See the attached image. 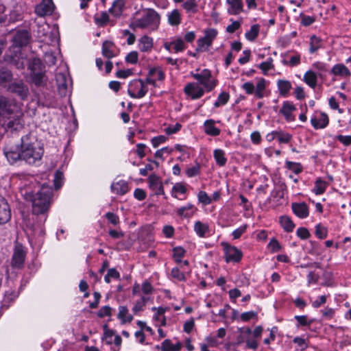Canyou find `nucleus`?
I'll return each instance as SVG.
<instances>
[{
  "label": "nucleus",
  "mask_w": 351,
  "mask_h": 351,
  "mask_svg": "<svg viewBox=\"0 0 351 351\" xmlns=\"http://www.w3.org/2000/svg\"><path fill=\"white\" fill-rule=\"evenodd\" d=\"M53 194L52 188L43 184L41 189L33 196L32 213L34 215L45 213L49 208L50 199Z\"/></svg>",
  "instance_id": "nucleus-1"
},
{
  "label": "nucleus",
  "mask_w": 351,
  "mask_h": 351,
  "mask_svg": "<svg viewBox=\"0 0 351 351\" xmlns=\"http://www.w3.org/2000/svg\"><path fill=\"white\" fill-rule=\"evenodd\" d=\"M6 114L0 117V123L5 130H19L23 126V112L16 105L11 104Z\"/></svg>",
  "instance_id": "nucleus-2"
},
{
  "label": "nucleus",
  "mask_w": 351,
  "mask_h": 351,
  "mask_svg": "<svg viewBox=\"0 0 351 351\" xmlns=\"http://www.w3.org/2000/svg\"><path fill=\"white\" fill-rule=\"evenodd\" d=\"M30 79L33 84L37 87L46 85L47 77L45 75V66L39 58H34L29 64Z\"/></svg>",
  "instance_id": "nucleus-3"
},
{
  "label": "nucleus",
  "mask_w": 351,
  "mask_h": 351,
  "mask_svg": "<svg viewBox=\"0 0 351 351\" xmlns=\"http://www.w3.org/2000/svg\"><path fill=\"white\" fill-rule=\"evenodd\" d=\"M191 75L207 92H211L217 85V80L213 76L208 69H203L199 72H191Z\"/></svg>",
  "instance_id": "nucleus-4"
},
{
  "label": "nucleus",
  "mask_w": 351,
  "mask_h": 351,
  "mask_svg": "<svg viewBox=\"0 0 351 351\" xmlns=\"http://www.w3.org/2000/svg\"><path fill=\"white\" fill-rule=\"evenodd\" d=\"M159 23V15L153 9L147 10L145 13L139 19H135L133 25L135 27L145 29H156Z\"/></svg>",
  "instance_id": "nucleus-5"
},
{
  "label": "nucleus",
  "mask_w": 351,
  "mask_h": 351,
  "mask_svg": "<svg viewBox=\"0 0 351 351\" xmlns=\"http://www.w3.org/2000/svg\"><path fill=\"white\" fill-rule=\"evenodd\" d=\"M58 91L60 96L64 97L70 95L72 89V80L69 73L58 72L56 75Z\"/></svg>",
  "instance_id": "nucleus-6"
},
{
  "label": "nucleus",
  "mask_w": 351,
  "mask_h": 351,
  "mask_svg": "<svg viewBox=\"0 0 351 351\" xmlns=\"http://www.w3.org/2000/svg\"><path fill=\"white\" fill-rule=\"evenodd\" d=\"M147 84L146 80L143 81L142 79L131 81L128 84V95L134 99L143 98L148 92Z\"/></svg>",
  "instance_id": "nucleus-7"
},
{
  "label": "nucleus",
  "mask_w": 351,
  "mask_h": 351,
  "mask_svg": "<svg viewBox=\"0 0 351 351\" xmlns=\"http://www.w3.org/2000/svg\"><path fill=\"white\" fill-rule=\"evenodd\" d=\"M217 35V31L215 29L210 28L204 31V36L197 40V52L208 51L212 45L213 40Z\"/></svg>",
  "instance_id": "nucleus-8"
},
{
  "label": "nucleus",
  "mask_w": 351,
  "mask_h": 351,
  "mask_svg": "<svg viewBox=\"0 0 351 351\" xmlns=\"http://www.w3.org/2000/svg\"><path fill=\"white\" fill-rule=\"evenodd\" d=\"M26 257V251L24 246L19 243L15 242L13 255L12 257V266L14 268H22L23 267Z\"/></svg>",
  "instance_id": "nucleus-9"
},
{
  "label": "nucleus",
  "mask_w": 351,
  "mask_h": 351,
  "mask_svg": "<svg viewBox=\"0 0 351 351\" xmlns=\"http://www.w3.org/2000/svg\"><path fill=\"white\" fill-rule=\"evenodd\" d=\"M164 48L169 52L178 53L184 51L186 45L181 36H173L164 43Z\"/></svg>",
  "instance_id": "nucleus-10"
},
{
  "label": "nucleus",
  "mask_w": 351,
  "mask_h": 351,
  "mask_svg": "<svg viewBox=\"0 0 351 351\" xmlns=\"http://www.w3.org/2000/svg\"><path fill=\"white\" fill-rule=\"evenodd\" d=\"M184 92L191 99L195 100L201 98L206 91L197 82H190L185 86Z\"/></svg>",
  "instance_id": "nucleus-11"
},
{
  "label": "nucleus",
  "mask_w": 351,
  "mask_h": 351,
  "mask_svg": "<svg viewBox=\"0 0 351 351\" xmlns=\"http://www.w3.org/2000/svg\"><path fill=\"white\" fill-rule=\"evenodd\" d=\"M225 253V258L227 263L239 262L242 257V252L237 247L232 246L226 243H223Z\"/></svg>",
  "instance_id": "nucleus-12"
},
{
  "label": "nucleus",
  "mask_w": 351,
  "mask_h": 351,
  "mask_svg": "<svg viewBox=\"0 0 351 351\" xmlns=\"http://www.w3.org/2000/svg\"><path fill=\"white\" fill-rule=\"evenodd\" d=\"M165 74L162 69L160 67L151 68L149 70L147 76L145 79L147 84H151L156 87L157 81H163Z\"/></svg>",
  "instance_id": "nucleus-13"
},
{
  "label": "nucleus",
  "mask_w": 351,
  "mask_h": 351,
  "mask_svg": "<svg viewBox=\"0 0 351 351\" xmlns=\"http://www.w3.org/2000/svg\"><path fill=\"white\" fill-rule=\"evenodd\" d=\"M55 5L52 0H43L35 8L36 14L41 17L51 15L54 10Z\"/></svg>",
  "instance_id": "nucleus-14"
},
{
  "label": "nucleus",
  "mask_w": 351,
  "mask_h": 351,
  "mask_svg": "<svg viewBox=\"0 0 351 351\" xmlns=\"http://www.w3.org/2000/svg\"><path fill=\"white\" fill-rule=\"evenodd\" d=\"M37 143L34 136L26 135L21 138V152L23 154H34L36 152L35 143Z\"/></svg>",
  "instance_id": "nucleus-15"
},
{
  "label": "nucleus",
  "mask_w": 351,
  "mask_h": 351,
  "mask_svg": "<svg viewBox=\"0 0 351 351\" xmlns=\"http://www.w3.org/2000/svg\"><path fill=\"white\" fill-rule=\"evenodd\" d=\"M8 90L19 95L22 99L27 98L29 94L27 86L22 81L12 83L10 84Z\"/></svg>",
  "instance_id": "nucleus-16"
},
{
  "label": "nucleus",
  "mask_w": 351,
  "mask_h": 351,
  "mask_svg": "<svg viewBox=\"0 0 351 351\" xmlns=\"http://www.w3.org/2000/svg\"><path fill=\"white\" fill-rule=\"evenodd\" d=\"M328 117L326 113L316 112L311 119V123L315 130L323 129L328 124Z\"/></svg>",
  "instance_id": "nucleus-17"
},
{
  "label": "nucleus",
  "mask_w": 351,
  "mask_h": 351,
  "mask_svg": "<svg viewBox=\"0 0 351 351\" xmlns=\"http://www.w3.org/2000/svg\"><path fill=\"white\" fill-rule=\"evenodd\" d=\"M149 187L154 195H164V188L160 178L154 174L149 176L148 178Z\"/></svg>",
  "instance_id": "nucleus-18"
},
{
  "label": "nucleus",
  "mask_w": 351,
  "mask_h": 351,
  "mask_svg": "<svg viewBox=\"0 0 351 351\" xmlns=\"http://www.w3.org/2000/svg\"><path fill=\"white\" fill-rule=\"evenodd\" d=\"M11 219V210L5 199L0 196V224H5Z\"/></svg>",
  "instance_id": "nucleus-19"
},
{
  "label": "nucleus",
  "mask_w": 351,
  "mask_h": 351,
  "mask_svg": "<svg viewBox=\"0 0 351 351\" xmlns=\"http://www.w3.org/2000/svg\"><path fill=\"white\" fill-rule=\"evenodd\" d=\"M227 12L230 15H238L245 12L243 8V0H226Z\"/></svg>",
  "instance_id": "nucleus-20"
},
{
  "label": "nucleus",
  "mask_w": 351,
  "mask_h": 351,
  "mask_svg": "<svg viewBox=\"0 0 351 351\" xmlns=\"http://www.w3.org/2000/svg\"><path fill=\"white\" fill-rule=\"evenodd\" d=\"M296 108L292 103L286 101L283 102L279 112L284 116L287 122H293L295 119V117L293 114Z\"/></svg>",
  "instance_id": "nucleus-21"
},
{
  "label": "nucleus",
  "mask_w": 351,
  "mask_h": 351,
  "mask_svg": "<svg viewBox=\"0 0 351 351\" xmlns=\"http://www.w3.org/2000/svg\"><path fill=\"white\" fill-rule=\"evenodd\" d=\"M101 53L105 58L110 59L118 55V50L112 42L106 40L102 44Z\"/></svg>",
  "instance_id": "nucleus-22"
},
{
  "label": "nucleus",
  "mask_w": 351,
  "mask_h": 351,
  "mask_svg": "<svg viewBox=\"0 0 351 351\" xmlns=\"http://www.w3.org/2000/svg\"><path fill=\"white\" fill-rule=\"evenodd\" d=\"M29 35L27 31L22 30L16 33L13 38V43L16 47H23L27 45Z\"/></svg>",
  "instance_id": "nucleus-23"
},
{
  "label": "nucleus",
  "mask_w": 351,
  "mask_h": 351,
  "mask_svg": "<svg viewBox=\"0 0 351 351\" xmlns=\"http://www.w3.org/2000/svg\"><path fill=\"white\" fill-rule=\"evenodd\" d=\"M293 212L300 218H306L308 216V208L306 203H293L291 206Z\"/></svg>",
  "instance_id": "nucleus-24"
},
{
  "label": "nucleus",
  "mask_w": 351,
  "mask_h": 351,
  "mask_svg": "<svg viewBox=\"0 0 351 351\" xmlns=\"http://www.w3.org/2000/svg\"><path fill=\"white\" fill-rule=\"evenodd\" d=\"M128 182L124 180L114 182L111 184L112 192L119 195H125L128 191Z\"/></svg>",
  "instance_id": "nucleus-25"
},
{
  "label": "nucleus",
  "mask_w": 351,
  "mask_h": 351,
  "mask_svg": "<svg viewBox=\"0 0 351 351\" xmlns=\"http://www.w3.org/2000/svg\"><path fill=\"white\" fill-rule=\"evenodd\" d=\"M125 3V0H115L108 10V12L114 17H119L123 13Z\"/></svg>",
  "instance_id": "nucleus-26"
},
{
  "label": "nucleus",
  "mask_w": 351,
  "mask_h": 351,
  "mask_svg": "<svg viewBox=\"0 0 351 351\" xmlns=\"http://www.w3.org/2000/svg\"><path fill=\"white\" fill-rule=\"evenodd\" d=\"M330 72L335 76L343 77H350L351 75L350 70L343 64H337L334 65Z\"/></svg>",
  "instance_id": "nucleus-27"
},
{
  "label": "nucleus",
  "mask_w": 351,
  "mask_h": 351,
  "mask_svg": "<svg viewBox=\"0 0 351 351\" xmlns=\"http://www.w3.org/2000/svg\"><path fill=\"white\" fill-rule=\"evenodd\" d=\"M153 45V38L148 36H143L138 40V48L143 52L150 51Z\"/></svg>",
  "instance_id": "nucleus-28"
},
{
  "label": "nucleus",
  "mask_w": 351,
  "mask_h": 351,
  "mask_svg": "<svg viewBox=\"0 0 351 351\" xmlns=\"http://www.w3.org/2000/svg\"><path fill=\"white\" fill-rule=\"evenodd\" d=\"M204 132L206 134L216 136L220 134V129L215 126V121L213 119L206 120L204 123Z\"/></svg>",
  "instance_id": "nucleus-29"
},
{
  "label": "nucleus",
  "mask_w": 351,
  "mask_h": 351,
  "mask_svg": "<svg viewBox=\"0 0 351 351\" xmlns=\"http://www.w3.org/2000/svg\"><path fill=\"white\" fill-rule=\"evenodd\" d=\"M317 74L312 70L307 71L303 77L304 82L311 88H315L317 84Z\"/></svg>",
  "instance_id": "nucleus-30"
},
{
  "label": "nucleus",
  "mask_w": 351,
  "mask_h": 351,
  "mask_svg": "<svg viewBox=\"0 0 351 351\" xmlns=\"http://www.w3.org/2000/svg\"><path fill=\"white\" fill-rule=\"evenodd\" d=\"M168 23L171 26H178L182 22V16L180 11L177 9L169 12L167 14Z\"/></svg>",
  "instance_id": "nucleus-31"
},
{
  "label": "nucleus",
  "mask_w": 351,
  "mask_h": 351,
  "mask_svg": "<svg viewBox=\"0 0 351 351\" xmlns=\"http://www.w3.org/2000/svg\"><path fill=\"white\" fill-rule=\"evenodd\" d=\"M312 67L318 71L317 75L320 79H323L329 71V64L323 62H315L312 64Z\"/></svg>",
  "instance_id": "nucleus-32"
},
{
  "label": "nucleus",
  "mask_w": 351,
  "mask_h": 351,
  "mask_svg": "<svg viewBox=\"0 0 351 351\" xmlns=\"http://www.w3.org/2000/svg\"><path fill=\"white\" fill-rule=\"evenodd\" d=\"M323 47V41L319 37L313 35L310 38V47L309 52L310 53H314L319 49Z\"/></svg>",
  "instance_id": "nucleus-33"
},
{
  "label": "nucleus",
  "mask_w": 351,
  "mask_h": 351,
  "mask_svg": "<svg viewBox=\"0 0 351 351\" xmlns=\"http://www.w3.org/2000/svg\"><path fill=\"white\" fill-rule=\"evenodd\" d=\"M277 86L279 93L281 95L285 97L291 88V84L288 80H279L277 82Z\"/></svg>",
  "instance_id": "nucleus-34"
},
{
  "label": "nucleus",
  "mask_w": 351,
  "mask_h": 351,
  "mask_svg": "<svg viewBox=\"0 0 351 351\" xmlns=\"http://www.w3.org/2000/svg\"><path fill=\"white\" fill-rule=\"evenodd\" d=\"M195 209L193 205L189 204L178 209L177 214L181 217H191L193 215Z\"/></svg>",
  "instance_id": "nucleus-35"
},
{
  "label": "nucleus",
  "mask_w": 351,
  "mask_h": 351,
  "mask_svg": "<svg viewBox=\"0 0 351 351\" xmlns=\"http://www.w3.org/2000/svg\"><path fill=\"white\" fill-rule=\"evenodd\" d=\"M194 230L200 237H204L209 231V226L207 223H204L199 221L195 223Z\"/></svg>",
  "instance_id": "nucleus-36"
},
{
  "label": "nucleus",
  "mask_w": 351,
  "mask_h": 351,
  "mask_svg": "<svg viewBox=\"0 0 351 351\" xmlns=\"http://www.w3.org/2000/svg\"><path fill=\"white\" fill-rule=\"evenodd\" d=\"M117 317L121 319L123 324L130 322L133 319L132 315L128 314V309L124 306H119Z\"/></svg>",
  "instance_id": "nucleus-37"
},
{
  "label": "nucleus",
  "mask_w": 351,
  "mask_h": 351,
  "mask_svg": "<svg viewBox=\"0 0 351 351\" xmlns=\"http://www.w3.org/2000/svg\"><path fill=\"white\" fill-rule=\"evenodd\" d=\"M280 223L283 229L287 232H291L293 230L295 225L292 220L287 216L280 217Z\"/></svg>",
  "instance_id": "nucleus-38"
},
{
  "label": "nucleus",
  "mask_w": 351,
  "mask_h": 351,
  "mask_svg": "<svg viewBox=\"0 0 351 351\" xmlns=\"http://www.w3.org/2000/svg\"><path fill=\"white\" fill-rule=\"evenodd\" d=\"M260 25L258 24L252 25L249 31L245 34V38L249 41H254L258 36Z\"/></svg>",
  "instance_id": "nucleus-39"
},
{
  "label": "nucleus",
  "mask_w": 351,
  "mask_h": 351,
  "mask_svg": "<svg viewBox=\"0 0 351 351\" xmlns=\"http://www.w3.org/2000/svg\"><path fill=\"white\" fill-rule=\"evenodd\" d=\"M266 81L264 78L258 80L256 87L254 86V94L256 97L261 99L264 97V90L266 87Z\"/></svg>",
  "instance_id": "nucleus-40"
},
{
  "label": "nucleus",
  "mask_w": 351,
  "mask_h": 351,
  "mask_svg": "<svg viewBox=\"0 0 351 351\" xmlns=\"http://www.w3.org/2000/svg\"><path fill=\"white\" fill-rule=\"evenodd\" d=\"M230 99V94L227 92H221L217 97V100L214 103L215 108L226 105Z\"/></svg>",
  "instance_id": "nucleus-41"
},
{
  "label": "nucleus",
  "mask_w": 351,
  "mask_h": 351,
  "mask_svg": "<svg viewBox=\"0 0 351 351\" xmlns=\"http://www.w3.org/2000/svg\"><path fill=\"white\" fill-rule=\"evenodd\" d=\"M328 183L322 180L321 178H318L315 182L313 191L316 195L323 194L325 192Z\"/></svg>",
  "instance_id": "nucleus-42"
},
{
  "label": "nucleus",
  "mask_w": 351,
  "mask_h": 351,
  "mask_svg": "<svg viewBox=\"0 0 351 351\" xmlns=\"http://www.w3.org/2000/svg\"><path fill=\"white\" fill-rule=\"evenodd\" d=\"M160 152H166L168 153L171 152H186V147L180 145H176L174 147L169 148L168 147H162L160 150H157L155 154H160Z\"/></svg>",
  "instance_id": "nucleus-43"
},
{
  "label": "nucleus",
  "mask_w": 351,
  "mask_h": 351,
  "mask_svg": "<svg viewBox=\"0 0 351 351\" xmlns=\"http://www.w3.org/2000/svg\"><path fill=\"white\" fill-rule=\"evenodd\" d=\"M23 162L36 165L41 160L42 155H22Z\"/></svg>",
  "instance_id": "nucleus-44"
},
{
  "label": "nucleus",
  "mask_w": 351,
  "mask_h": 351,
  "mask_svg": "<svg viewBox=\"0 0 351 351\" xmlns=\"http://www.w3.org/2000/svg\"><path fill=\"white\" fill-rule=\"evenodd\" d=\"M300 55L298 53H296L292 56H291L288 60L284 58L282 60V63L284 65H289L290 66H295L298 65L300 63Z\"/></svg>",
  "instance_id": "nucleus-45"
},
{
  "label": "nucleus",
  "mask_w": 351,
  "mask_h": 351,
  "mask_svg": "<svg viewBox=\"0 0 351 351\" xmlns=\"http://www.w3.org/2000/svg\"><path fill=\"white\" fill-rule=\"evenodd\" d=\"M12 75L7 68L0 66V84L10 81Z\"/></svg>",
  "instance_id": "nucleus-46"
},
{
  "label": "nucleus",
  "mask_w": 351,
  "mask_h": 351,
  "mask_svg": "<svg viewBox=\"0 0 351 351\" xmlns=\"http://www.w3.org/2000/svg\"><path fill=\"white\" fill-rule=\"evenodd\" d=\"M277 140L280 143H287L292 138L290 134L285 132L280 129L277 130Z\"/></svg>",
  "instance_id": "nucleus-47"
},
{
  "label": "nucleus",
  "mask_w": 351,
  "mask_h": 351,
  "mask_svg": "<svg viewBox=\"0 0 351 351\" xmlns=\"http://www.w3.org/2000/svg\"><path fill=\"white\" fill-rule=\"evenodd\" d=\"M64 180V174L62 171L60 169L57 170L54 175V186L56 189H59L61 188L63 184Z\"/></svg>",
  "instance_id": "nucleus-48"
},
{
  "label": "nucleus",
  "mask_w": 351,
  "mask_h": 351,
  "mask_svg": "<svg viewBox=\"0 0 351 351\" xmlns=\"http://www.w3.org/2000/svg\"><path fill=\"white\" fill-rule=\"evenodd\" d=\"M109 21V16L107 12H102L99 15L95 16V21L97 24L103 26Z\"/></svg>",
  "instance_id": "nucleus-49"
},
{
  "label": "nucleus",
  "mask_w": 351,
  "mask_h": 351,
  "mask_svg": "<svg viewBox=\"0 0 351 351\" xmlns=\"http://www.w3.org/2000/svg\"><path fill=\"white\" fill-rule=\"evenodd\" d=\"M273 67V59L271 58H268L266 61L261 62L258 65V68L262 70L264 75H266L267 71Z\"/></svg>",
  "instance_id": "nucleus-50"
},
{
  "label": "nucleus",
  "mask_w": 351,
  "mask_h": 351,
  "mask_svg": "<svg viewBox=\"0 0 351 351\" xmlns=\"http://www.w3.org/2000/svg\"><path fill=\"white\" fill-rule=\"evenodd\" d=\"M196 0H186L182 4L183 8L187 12H195L197 3L195 2Z\"/></svg>",
  "instance_id": "nucleus-51"
},
{
  "label": "nucleus",
  "mask_w": 351,
  "mask_h": 351,
  "mask_svg": "<svg viewBox=\"0 0 351 351\" xmlns=\"http://www.w3.org/2000/svg\"><path fill=\"white\" fill-rule=\"evenodd\" d=\"M315 235L320 239L326 238L328 235V230L326 227L322 226L320 223L315 226Z\"/></svg>",
  "instance_id": "nucleus-52"
},
{
  "label": "nucleus",
  "mask_w": 351,
  "mask_h": 351,
  "mask_svg": "<svg viewBox=\"0 0 351 351\" xmlns=\"http://www.w3.org/2000/svg\"><path fill=\"white\" fill-rule=\"evenodd\" d=\"M286 167L296 174H298L302 171V165L298 162L287 161Z\"/></svg>",
  "instance_id": "nucleus-53"
},
{
  "label": "nucleus",
  "mask_w": 351,
  "mask_h": 351,
  "mask_svg": "<svg viewBox=\"0 0 351 351\" xmlns=\"http://www.w3.org/2000/svg\"><path fill=\"white\" fill-rule=\"evenodd\" d=\"M11 104L7 98L0 96V117L6 114V110Z\"/></svg>",
  "instance_id": "nucleus-54"
},
{
  "label": "nucleus",
  "mask_w": 351,
  "mask_h": 351,
  "mask_svg": "<svg viewBox=\"0 0 351 351\" xmlns=\"http://www.w3.org/2000/svg\"><path fill=\"white\" fill-rule=\"evenodd\" d=\"M171 275L173 278L179 281H186V277L183 272H181L178 267H174L171 269Z\"/></svg>",
  "instance_id": "nucleus-55"
},
{
  "label": "nucleus",
  "mask_w": 351,
  "mask_h": 351,
  "mask_svg": "<svg viewBox=\"0 0 351 351\" xmlns=\"http://www.w3.org/2000/svg\"><path fill=\"white\" fill-rule=\"evenodd\" d=\"M154 165L156 167L158 166V162L156 161H150L148 164H147L145 168L140 169V174L143 176H146L148 173L149 171H152L154 169Z\"/></svg>",
  "instance_id": "nucleus-56"
},
{
  "label": "nucleus",
  "mask_w": 351,
  "mask_h": 351,
  "mask_svg": "<svg viewBox=\"0 0 351 351\" xmlns=\"http://www.w3.org/2000/svg\"><path fill=\"white\" fill-rule=\"evenodd\" d=\"M8 161L11 165L21 164L23 163L22 155H5Z\"/></svg>",
  "instance_id": "nucleus-57"
},
{
  "label": "nucleus",
  "mask_w": 351,
  "mask_h": 351,
  "mask_svg": "<svg viewBox=\"0 0 351 351\" xmlns=\"http://www.w3.org/2000/svg\"><path fill=\"white\" fill-rule=\"evenodd\" d=\"M295 319L300 326H310L313 323V320H308L306 315H296L295 316Z\"/></svg>",
  "instance_id": "nucleus-58"
},
{
  "label": "nucleus",
  "mask_w": 351,
  "mask_h": 351,
  "mask_svg": "<svg viewBox=\"0 0 351 351\" xmlns=\"http://www.w3.org/2000/svg\"><path fill=\"white\" fill-rule=\"evenodd\" d=\"M198 199L199 202L204 205H208L211 203V198L207 195L205 191H199L198 193Z\"/></svg>",
  "instance_id": "nucleus-59"
},
{
  "label": "nucleus",
  "mask_w": 351,
  "mask_h": 351,
  "mask_svg": "<svg viewBox=\"0 0 351 351\" xmlns=\"http://www.w3.org/2000/svg\"><path fill=\"white\" fill-rule=\"evenodd\" d=\"M138 60V54L136 51L130 52L125 57V61L128 63L136 64Z\"/></svg>",
  "instance_id": "nucleus-60"
},
{
  "label": "nucleus",
  "mask_w": 351,
  "mask_h": 351,
  "mask_svg": "<svg viewBox=\"0 0 351 351\" xmlns=\"http://www.w3.org/2000/svg\"><path fill=\"white\" fill-rule=\"evenodd\" d=\"M200 170V166L199 165L197 164L193 167H189L186 169V175L189 177H194L195 176H197L199 173Z\"/></svg>",
  "instance_id": "nucleus-61"
},
{
  "label": "nucleus",
  "mask_w": 351,
  "mask_h": 351,
  "mask_svg": "<svg viewBox=\"0 0 351 351\" xmlns=\"http://www.w3.org/2000/svg\"><path fill=\"white\" fill-rule=\"evenodd\" d=\"M181 128H182L181 124L177 123L175 125H171L168 126L167 128H165V131L166 134L170 135V134H175V133L178 132V131H180Z\"/></svg>",
  "instance_id": "nucleus-62"
},
{
  "label": "nucleus",
  "mask_w": 351,
  "mask_h": 351,
  "mask_svg": "<svg viewBox=\"0 0 351 351\" xmlns=\"http://www.w3.org/2000/svg\"><path fill=\"white\" fill-rule=\"evenodd\" d=\"M105 217L108 221L114 226L119 223V217L113 213L108 212L106 214Z\"/></svg>",
  "instance_id": "nucleus-63"
},
{
  "label": "nucleus",
  "mask_w": 351,
  "mask_h": 351,
  "mask_svg": "<svg viewBox=\"0 0 351 351\" xmlns=\"http://www.w3.org/2000/svg\"><path fill=\"white\" fill-rule=\"evenodd\" d=\"M114 335V332L112 330H106L104 332V336L102 337V340L106 341V343L108 345H111L112 343V337Z\"/></svg>",
  "instance_id": "nucleus-64"
}]
</instances>
